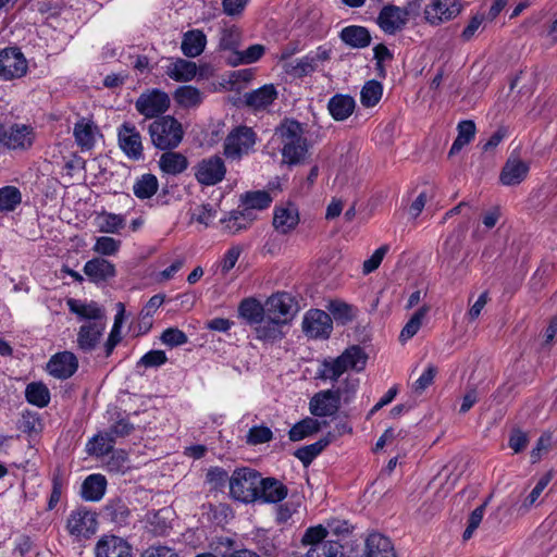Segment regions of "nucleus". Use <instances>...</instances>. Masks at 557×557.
Wrapping results in <instances>:
<instances>
[{
    "mask_svg": "<svg viewBox=\"0 0 557 557\" xmlns=\"http://www.w3.org/2000/svg\"><path fill=\"white\" fill-rule=\"evenodd\" d=\"M258 500L262 503H278L287 496V487L274 478H262L258 484Z\"/></svg>",
    "mask_w": 557,
    "mask_h": 557,
    "instance_id": "bb28decb",
    "label": "nucleus"
},
{
    "mask_svg": "<svg viewBox=\"0 0 557 557\" xmlns=\"http://www.w3.org/2000/svg\"><path fill=\"white\" fill-rule=\"evenodd\" d=\"M332 329V319L325 311L312 309L305 314L302 330L309 337L327 338Z\"/></svg>",
    "mask_w": 557,
    "mask_h": 557,
    "instance_id": "4468645a",
    "label": "nucleus"
},
{
    "mask_svg": "<svg viewBox=\"0 0 557 557\" xmlns=\"http://www.w3.org/2000/svg\"><path fill=\"white\" fill-rule=\"evenodd\" d=\"M84 273L95 283H101L116 275L115 265L107 259L94 258L84 265Z\"/></svg>",
    "mask_w": 557,
    "mask_h": 557,
    "instance_id": "a878e982",
    "label": "nucleus"
},
{
    "mask_svg": "<svg viewBox=\"0 0 557 557\" xmlns=\"http://www.w3.org/2000/svg\"><path fill=\"white\" fill-rule=\"evenodd\" d=\"M339 407L341 401L334 389L321 391L314 394L309 403L310 412L315 417L334 416Z\"/></svg>",
    "mask_w": 557,
    "mask_h": 557,
    "instance_id": "6ab92c4d",
    "label": "nucleus"
},
{
    "mask_svg": "<svg viewBox=\"0 0 557 557\" xmlns=\"http://www.w3.org/2000/svg\"><path fill=\"white\" fill-rule=\"evenodd\" d=\"M383 86L377 81H369L364 84L360 92L361 104L366 108L374 107L382 98Z\"/></svg>",
    "mask_w": 557,
    "mask_h": 557,
    "instance_id": "de8ad7c7",
    "label": "nucleus"
},
{
    "mask_svg": "<svg viewBox=\"0 0 557 557\" xmlns=\"http://www.w3.org/2000/svg\"><path fill=\"white\" fill-rule=\"evenodd\" d=\"M458 135L454 140L449 156L457 154L466 145H468L475 135V124L471 120L461 121L458 126Z\"/></svg>",
    "mask_w": 557,
    "mask_h": 557,
    "instance_id": "79ce46f5",
    "label": "nucleus"
},
{
    "mask_svg": "<svg viewBox=\"0 0 557 557\" xmlns=\"http://www.w3.org/2000/svg\"><path fill=\"white\" fill-rule=\"evenodd\" d=\"M197 64L193 61L175 58L170 59L164 67L165 74L175 82H190L197 75Z\"/></svg>",
    "mask_w": 557,
    "mask_h": 557,
    "instance_id": "393cba45",
    "label": "nucleus"
},
{
    "mask_svg": "<svg viewBox=\"0 0 557 557\" xmlns=\"http://www.w3.org/2000/svg\"><path fill=\"white\" fill-rule=\"evenodd\" d=\"M242 208L255 212V210H264L271 202L272 197L265 190L247 191L240 196Z\"/></svg>",
    "mask_w": 557,
    "mask_h": 557,
    "instance_id": "4c0bfd02",
    "label": "nucleus"
},
{
    "mask_svg": "<svg viewBox=\"0 0 557 557\" xmlns=\"http://www.w3.org/2000/svg\"><path fill=\"white\" fill-rule=\"evenodd\" d=\"M368 355L358 345L346 348L336 358L324 359L319 368L318 374L321 380L336 382L342 374L352 370L361 372L367 364Z\"/></svg>",
    "mask_w": 557,
    "mask_h": 557,
    "instance_id": "f257e3e1",
    "label": "nucleus"
},
{
    "mask_svg": "<svg viewBox=\"0 0 557 557\" xmlns=\"http://www.w3.org/2000/svg\"><path fill=\"white\" fill-rule=\"evenodd\" d=\"M339 38L347 46L355 49H362L371 44L370 32L366 27L358 25L344 27L339 34Z\"/></svg>",
    "mask_w": 557,
    "mask_h": 557,
    "instance_id": "7c9ffc66",
    "label": "nucleus"
},
{
    "mask_svg": "<svg viewBox=\"0 0 557 557\" xmlns=\"http://www.w3.org/2000/svg\"><path fill=\"white\" fill-rule=\"evenodd\" d=\"M326 536H327V529L324 525L319 524L315 527L308 528L302 536L301 542H302V544L311 545V547H312L318 544H323L325 542L324 539Z\"/></svg>",
    "mask_w": 557,
    "mask_h": 557,
    "instance_id": "052dcab7",
    "label": "nucleus"
},
{
    "mask_svg": "<svg viewBox=\"0 0 557 557\" xmlns=\"http://www.w3.org/2000/svg\"><path fill=\"white\" fill-rule=\"evenodd\" d=\"M257 219L255 212L244 210L240 206L228 212L226 216L220 220L222 230L230 234L236 235L243 231L248 230L252 222Z\"/></svg>",
    "mask_w": 557,
    "mask_h": 557,
    "instance_id": "412c9836",
    "label": "nucleus"
},
{
    "mask_svg": "<svg viewBox=\"0 0 557 557\" xmlns=\"http://www.w3.org/2000/svg\"><path fill=\"white\" fill-rule=\"evenodd\" d=\"M553 479V471H547L544 473L537 481L534 488L530 492V494L524 498L521 509L524 511L530 510L531 507L537 504L539 498L541 497L544 490L547 487L549 482Z\"/></svg>",
    "mask_w": 557,
    "mask_h": 557,
    "instance_id": "864d4df0",
    "label": "nucleus"
},
{
    "mask_svg": "<svg viewBox=\"0 0 557 557\" xmlns=\"http://www.w3.org/2000/svg\"><path fill=\"white\" fill-rule=\"evenodd\" d=\"M239 315L245 319L249 324L255 325L261 321L262 317L267 314L265 305L262 306L253 298L244 299L238 307Z\"/></svg>",
    "mask_w": 557,
    "mask_h": 557,
    "instance_id": "ea45409f",
    "label": "nucleus"
},
{
    "mask_svg": "<svg viewBox=\"0 0 557 557\" xmlns=\"http://www.w3.org/2000/svg\"><path fill=\"white\" fill-rule=\"evenodd\" d=\"M78 369L77 357L71 351H62L53 355L47 363V371L50 375L66 380Z\"/></svg>",
    "mask_w": 557,
    "mask_h": 557,
    "instance_id": "f3484780",
    "label": "nucleus"
},
{
    "mask_svg": "<svg viewBox=\"0 0 557 557\" xmlns=\"http://www.w3.org/2000/svg\"><path fill=\"white\" fill-rule=\"evenodd\" d=\"M366 557H396L391 540L383 534L372 533L366 540Z\"/></svg>",
    "mask_w": 557,
    "mask_h": 557,
    "instance_id": "c85d7f7f",
    "label": "nucleus"
},
{
    "mask_svg": "<svg viewBox=\"0 0 557 557\" xmlns=\"http://www.w3.org/2000/svg\"><path fill=\"white\" fill-rule=\"evenodd\" d=\"M22 202V194L15 186L0 188V212H11Z\"/></svg>",
    "mask_w": 557,
    "mask_h": 557,
    "instance_id": "8fccbe9b",
    "label": "nucleus"
},
{
    "mask_svg": "<svg viewBox=\"0 0 557 557\" xmlns=\"http://www.w3.org/2000/svg\"><path fill=\"white\" fill-rule=\"evenodd\" d=\"M36 139V132L29 124L14 123L5 127L3 148L9 150H28Z\"/></svg>",
    "mask_w": 557,
    "mask_h": 557,
    "instance_id": "ddd939ff",
    "label": "nucleus"
},
{
    "mask_svg": "<svg viewBox=\"0 0 557 557\" xmlns=\"http://www.w3.org/2000/svg\"><path fill=\"white\" fill-rule=\"evenodd\" d=\"M28 62L20 48L0 50V77L5 81L21 78L27 73Z\"/></svg>",
    "mask_w": 557,
    "mask_h": 557,
    "instance_id": "423d86ee",
    "label": "nucleus"
},
{
    "mask_svg": "<svg viewBox=\"0 0 557 557\" xmlns=\"http://www.w3.org/2000/svg\"><path fill=\"white\" fill-rule=\"evenodd\" d=\"M429 311L430 307L424 305L413 313L400 332V342H407L419 332Z\"/></svg>",
    "mask_w": 557,
    "mask_h": 557,
    "instance_id": "c03bdc74",
    "label": "nucleus"
},
{
    "mask_svg": "<svg viewBox=\"0 0 557 557\" xmlns=\"http://www.w3.org/2000/svg\"><path fill=\"white\" fill-rule=\"evenodd\" d=\"M174 100L184 109L197 108L203 101V94L195 86L184 85L175 90Z\"/></svg>",
    "mask_w": 557,
    "mask_h": 557,
    "instance_id": "c9c22d12",
    "label": "nucleus"
},
{
    "mask_svg": "<svg viewBox=\"0 0 557 557\" xmlns=\"http://www.w3.org/2000/svg\"><path fill=\"white\" fill-rule=\"evenodd\" d=\"M95 555L96 557H131V547L119 536L104 535L97 542Z\"/></svg>",
    "mask_w": 557,
    "mask_h": 557,
    "instance_id": "5701e85b",
    "label": "nucleus"
},
{
    "mask_svg": "<svg viewBox=\"0 0 557 557\" xmlns=\"http://www.w3.org/2000/svg\"><path fill=\"white\" fill-rule=\"evenodd\" d=\"M166 361L168 358L163 350H150L139 359L137 367L157 368L161 367Z\"/></svg>",
    "mask_w": 557,
    "mask_h": 557,
    "instance_id": "e2e57ef3",
    "label": "nucleus"
},
{
    "mask_svg": "<svg viewBox=\"0 0 557 557\" xmlns=\"http://www.w3.org/2000/svg\"><path fill=\"white\" fill-rule=\"evenodd\" d=\"M97 131L98 128L91 120L79 119L73 128V136L77 146L82 150H90L95 146Z\"/></svg>",
    "mask_w": 557,
    "mask_h": 557,
    "instance_id": "cd10ccee",
    "label": "nucleus"
},
{
    "mask_svg": "<svg viewBox=\"0 0 557 557\" xmlns=\"http://www.w3.org/2000/svg\"><path fill=\"white\" fill-rule=\"evenodd\" d=\"M298 310L299 307L295 297L286 292L275 293L265 301L267 314L277 318L285 324L296 315Z\"/></svg>",
    "mask_w": 557,
    "mask_h": 557,
    "instance_id": "9d476101",
    "label": "nucleus"
},
{
    "mask_svg": "<svg viewBox=\"0 0 557 557\" xmlns=\"http://www.w3.org/2000/svg\"><path fill=\"white\" fill-rule=\"evenodd\" d=\"M107 322H84L77 332L76 344L79 350L90 352L99 345Z\"/></svg>",
    "mask_w": 557,
    "mask_h": 557,
    "instance_id": "a211bd4d",
    "label": "nucleus"
},
{
    "mask_svg": "<svg viewBox=\"0 0 557 557\" xmlns=\"http://www.w3.org/2000/svg\"><path fill=\"white\" fill-rule=\"evenodd\" d=\"M306 557H345L344 547L338 541L329 540L310 547Z\"/></svg>",
    "mask_w": 557,
    "mask_h": 557,
    "instance_id": "a18cd8bd",
    "label": "nucleus"
},
{
    "mask_svg": "<svg viewBox=\"0 0 557 557\" xmlns=\"http://www.w3.org/2000/svg\"><path fill=\"white\" fill-rule=\"evenodd\" d=\"M437 374V368L429 364L420 377L413 383L412 388L417 394H422L434 381Z\"/></svg>",
    "mask_w": 557,
    "mask_h": 557,
    "instance_id": "338daca9",
    "label": "nucleus"
},
{
    "mask_svg": "<svg viewBox=\"0 0 557 557\" xmlns=\"http://www.w3.org/2000/svg\"><path fill=\"white\" fill-rule=\"evenodd\" d=\"M66 529L73 536L89 537L97 530L96 515L85 508L76 509L70 513Z\"/></svg>",
    "mask_w": 557,
    "mask_h": 557,
    "instance_id": "2eb2a0df",
    "label": "nucleus"
},
{
    "mask_svg": "<svg viewBox=\"0 0 557 557\" xmlns=\"http://www.w3.org/2000/svg\"><path fill=\"white\" fill-rule=\"evenodd\" d=\"M409 9L387 4L380 11L376 22L380 28L388 35L401 30L409 21Z\"/></svg>",
    "mask_w": 557,
    "mask_h": 557,
    "instance_id": "f8f14e48",
    "label": "nucleus"
},
{
    "mask_svg": "<svg viewBox=\"0 0 557 557\" xmlns=\"http://www.w3.org/2000/svg\"><path fill=\"white\" fill-rule=\"evenodd\" d=\"M460 13V7L454 0H435L424 9L425 20L432 25L447 22Z\"/></svg>",
    "mask_w": 557,
    "mask_h": 557,
    "instance_id": "aec40b11",
    "label": "nucleus"
},
{
    "mask_svg": "<svg viewBox=\"0 0 557 557\" xmlns=\"http://www.w3.org/2000/svg\"><path fill=\"white\" fill-rule=\"evenodd\" d=\"M170 107V97L160 89L143 92L135 102L136 110L147 119L163 114Z\"/></svg>",
    "mask_w": 557,
    "mask_h": 557,
    "instance_id": "6e6552de",
    "label": "nucleus"
},
{
    "mask_svg": "<svg viewBox=\"0 0 557 557\" xmlns=\"http://www.w3.org/2000/svg\"><path fill=\"white\" fill-rule=\"evenodd\" d=\"M121 247V242L109 236H101L96 239L94 251L102 256H114Z\"/></svg>",
    "mask_w": 557,
    "mask_h": 557,
    "instance_id": "13d9d810",
    "label": "nucleus"
},
{
    "mask_svg": "<svg viewBox=\"0 0 557 557\" xmlns=\"http://www.w3.org/2000/svg\"><path fill=\"white\" fill-rule=\"evenodd\" d=\"M257 141L256 132L246 125L234 127L225 137L223 153L227 159L240 160L253 151Z\"/></svg>",
    "mask_w": 557,
    "mask_h": 557,
    "instance_id": "39448f33",
    "label": "nucleus"
},
{
    "mask_svg": "<svg viewBox=\"0 0 557 557\" xmlns=\"http://www.w3.org/2000/svg\"><path fill=\"white\" fill-rule=\"evenodd\" d=\"M530 166L519 158H509L499 175L500 183L505 186H515L523 182Z\"/></svg>",
    "mask_w": 557,
    "mask_h": 557,
    "instance_id": "b1692460",
    "label": "nucleus"
},
{
    "mask_svg": "<svg viewBox=\"0 0 557 557\" xmlns=\"http://www.w3.org/2000/svg\"><path fill=\"white\" fill-rule=\"evenodd\" d=\"M148 133L152 145L160 150L176 148L184 137L181 122L171 115H164L151 122Z\"/></svg>",
    "mask_w": 557,
    "mask_h": 557,
    "instance_id": "f03ea898",
    "label": "nucleus"
},
{
    "mask_svg": "<svg viewBox=\"0 0 557 557\" xmlns=\"http://www.w3.org/2000/svg\"><path fill=\"white\" fill-rule=\"evenodd\" d=\"M115 444V440L109 434V431L96 434L86 444V451L96 457L108 455L112 451Z\"/></svg>",
    "mask_w": 557,
    "mask_h": 557,
    "instance_id": "58836bf2",
    "label": "nucleus"
},
{
    "mask_svg": "<svg viewBox=\"0 0 557 557\" xmlns=\"http://www.w3.org/2000/svg\"><path fill=\"white\" fill-rule=\"evenodd\" d=\"M333 437L327 434L325 437L318 442L300 447L295 451V457L298 458L305 467H308L313 459L321 454V451L332 442Z\"/></svg>",
    "mask_w": 557,
    "mask_h": 557,
    "instance_id": "a19ab883",
    "label": "nucleus"
},
{
    "mask_svg": "<svg viewBox=\"0 0 557 557\" xmlns=\"http://www.w3.org/2000/svg\"><path fill=\"white\" fill-rule=\"evenodd\" d=\"M330 59V50L319 47L302 58L285 64V72L295 77H304L313 73L318 66Z\"/></svg>",
    "mask_w": 557,
    "mask_h": 557,
    "instance_id": "1a4fd4ad",
    "label": "nucleus"
},
{
    "mask_svg": "<svg viewBox=\"0 0 557 557\" xmlns=\"http://www.w3.org/2000/svg\"><path fill=\"white\" fill-rule=\"evenodd\" d=\"M134 430V425L125 417H120L108 429L109 434L116 441L128 436Z\"/></svg>",
    "mask_w": 557,
    "mask_h": 557,
    "instance_id": "774afa93",
    "label": "nucleus"
},
{
    "mask_svg": "<svg viewBox=\"0 0 557 557\" xmlns=\"http://www.w3.org/2000/svg\"><path fill=\"white\" fill-rule=\"evenodd\" d=\"M117 140L121 150L132 160H140L144 157L141 135L136 126L124 122L117 128Z\"/></svg>",
    "mask_w": 557,
    "mask_h": 557,
    "instance_id": "9b49d317",
    "label": "nucleus"
},
{
    "mask_svg": "<svg viewBox=\"0 0 557 557\" xmlns=\"http://www.w3.org/2000/svg\"><path fill=\"white\" fill-rule=\"evenodd\" d=\"M466 231L467 227L465 225H460L446 238L443 251L447 258L451 260L457 258L461 249Z\"/></svg>",
    "mask_w": 557,
    "mask_h": 557,
    "instance_id": "3c124183",
    "label": "nucleus"
},
{
    "mask_svg": "<svg viewBox=\"0 0 557 557\" xmlns=\"http://www.w3.org/2000/svg\"><path fill=\"white\" fill-rule=\"evenodd\" d=\"M158 178L153 174L141 175L134 184V195L139 199L151 198L158 190Z\"/></svg>",
    "mask_w": 557,
    "mask_h": 557,
    "instance_id": "49530a36",
    "label": "nucleus"
},
{
    "mask_svg": "<svg viewBox=\"0 0 557 557\" xmlns=\"http://www.w3.org/2000/svg\"><path fill=\"white\" fill-rule=\"evenodd\" d=\"M98 220V227L101 233L115 234L125 226V218L121 214L102 212L99 214Z\"/></svg>",
    "mask_w": 557,
    "mask_h": 557,
    "instance_id": "603ef678",
    "label": "nucleus"
},
{
    "mask_svg": "<svg viewBox=\"0 0 557 557\" xmlns=\"http://www.w3.org/2000/svg\"><path fill=\"white\" fill-rule=\"evenodd\" d=\"M277 92L273 85H264L256 90L244 95L245 104L256 111L265 109L275 99Z\"/></svg>",
    "mask_w": 557,
    "mask_h": 557,
    "instance_id": "c756f323",
    "label": "nucleus"
},
{
    "mask_svg": "<svg viewBox=\"0 0 557 557\" xmlns=\"http://www.w3.org/2000/svg\"><path fill=\"white\" fill-rule=\"evenodd\" d=\"M197 182L205 186H213L222 182L226 174L224 160L219 156H210L199 161L195 168Z\"/></svg>",
    "mask_w": 557,
    "mask_h": 557,
    "instance_id": "0eeeda50",
    "label": "nucleus"
},
{
    "mask_svg": "<svg viewBox=\"0 0 557 557\" xmlns=\"http://www.w3.org/2000/svg\"><path fill=\"white\" fill-rule=\"evenodd\" d=\"M69 310L85 322H107L106 311L96 301H82L74 298L66 300Z\"/></svg>",
    "mask_w": 557,
    "mask_h": 557,
    "instance_id": "4be33fe9",
    "label": "nucleus"
},
{
    "mask_svg": "<svg viewBox=\"0 0 557 557\" xmlns=\"http://www.w3.org/2000/svg\"><path fill=\"white\" fill-rule=\"evenodd\" d=\"M216 215V211L210 205L196 207L191 212V221L208 226Z\"/></svg>",
    "mask_w": 557,
    "mask_h": 557,
    "instance_id": "0e129e2a",
    "label": "nucleus"
},
{
    "mask_svg": "<svg viewBox=\"0 0 557 557\" xmlns=\"http://www.w3.org/2000/svg\"><path fill=\"white\" fill-rule=\"evenodd\" d=\"M320 429L321 423L318 420L307 417L292 426L288 436L292 442H298L317 433Z\"/></svg>",
    "mask_w": 557,
    "mask_h": 557,
    "instance_id": "37998d69",
    "label": "nucleus"
},
{
    "mask_svg": "<svg viewBox=\"0 0 557 557\" xmlns=\"http://www.w3.org/2000/svg\"><path fill=\"white\" fill-rule=\"evenodd\" d=\"M106 512L116 523L125 522L129 515L127 507L120 499L109 503L106 507Z\"/></svg>",
    "mask_w": 557,
    "mask_h": 557,
    "instance_id": "680f3d73",
    "label": "nucleus"
},
{
    "mask_svg": "<svg viewBox=\"0 0 557 557\" xmlns=\"http://www.w3.org/2000/svg\"><path fill=\"white\" fill-rule=\"evenodd\" d=\"M242 34L240 30L235 27H226L222 30L220 37V48L223 50H230L235 53L240 44Z\"/></svg>",
    "mask_w": 557,
    "mask_h": 557,
    "instance_id": "4d7b16f0",
    "label": "nucleus"
},
{
    "mask_svg": "<svg viewBox=\"0 0 557 557\" xmlns=\"http://www.w3.org/2000/svg\"><path fill=\"white\" fill-rule=\"evenodd\" d=\"M25 396L29 404L40 408L47 406L50 401V392L48 387L42 383L28 384L26 387Z\"/></svg>",
    "mask_w": 557,
    "mask_h": 557,
    "instance_id": "09e8293b",
    "label": "nucleus"
},
{
    "mask_svg": "<svg viewBox=\"0 0 557 557\" xmlns=\"http://www.w3.org/2000/svg\"><path fill=\"white\" fill-rule=\"evenodd\" d=\"M359 383V379L351 375H347L341 381L337 388L334 389L336 395H338V400L345 404L350 403L358 391Z\"/></svg>",
    "mask_w": 557,
    "mask_h": 557,
    "instance_id": "5fc2aeb1",
    "label": "nucleus"
},
{
    "mask_svg": "<svg viewBox=\"0 0 557 557\" xmlns=\"http://www.w3.org/2000/svg\"><path fill=\"white\" fill-rule=\"evenodd\" d=\"M285 323L277 318L264 314L261 321L255 324L257 338L262 341H275L281 338V325Z\"/></svg>",
    "mask_w": 557,
    "mask_h": 557,
    "instance_id": "f704fd0d",
    "label": "nucleus"
},
{
    "mask_svg": "<svg viewBox=\"0 0 557 557\" xmlns=\"http://www.w3.org/2000/svg\"><path fill=\"white\" fill-rule=\"evenodd\" d=\"M161 341L170 347H176L186 344L188 342V337L183 331L170 327L162 333Z\"/></svg>",
    "mask_w": 557,
    "mask_h": 557,
    "instance_id": "69168bd1",
    "label": "nucleus"
},
{
    "mask_svg": "<svg viewBox=\"0 0 557 557\" xmlns=\"http://www.w3.org/2000/svg\"><path fill=\"white\" fill-rule=\"evenodd\" d=\"M264 47L260 44L252 45L243 51H235V59L231 60L232 65L250 64L257 62L264 54Z\"/></svg>",
    "mask_w": 557,
    "mask_h": 557,
    "instance_id": "6e6d98bb",
    "label": "nucleus"
},
{
    "mask_svg": "<svg viewBox=\"0 0 557 557\" xmlns=\"http://www.w3.org/2000/svg\"><path fill=\"white\" fill-rule=\"evenodd\" d=\"M261 483V474L251 468H237L230 478V494L242 503L258 500V484Z\"/></svg>",
    "mask_w": 557,
    "mask_h": 557,
    "instance_id": "7ed1b4c3",
    "label": "nucleus"
},
{
    "mask_svg": "<svg viewBox=\"0 0 557 557\" xmlns=\"http://www.w3.org/2000/svg\"><path fill=\"white\" fill-rule=\"evenodd\" d=\"M299 210L293 202L276 206L273 213V227L280 234L293 232L299 224Z\"/></svg>",
    "mask_w": 557,
    "mask_h": 557,
    "instance_id": "dca6fc26",
    "label": "nucleus"
},
{
    "mask_svg": "<svg viewBox=\"0 0 557 557\" xmlns=\"http://www.w3.org/2000/svg\"><path fill=\"white\" fill-rule=\"evenodd\" d=\"M355 106L356 102L352 97L337 94L329 100L327 109L334 120L345 121L352 114Z\"/></svg>",
    "mask_w": 557,
    "mask_h": 557,
    "instance_id": "473e14b6",
    "label": "nucleus"
},
{
    "mask_svg": "<svg viewBox=\"0 0 557 557\" xmlns=\"http://www.w3.org/2000/svg\"><path fill=\"white\" fill-rule=\"evenodd\" d=\"M107 488V480L102 474H90L82 484V497L88 502L100 500Z\"/></svg>",
    "mask_w": 557,
    "mask_h": 557,
    "instance_id": "72a5a7b5",
    "label": "nucleus"
},
{
    "mask_svg": "<svg viewBox=\"0 0 557 557\" xmlns=\"http://www.w3.org/2000/svg\"><path fill=\"white\" fill-rule=\"evenodd\" d=\"M246 437L249 445H259L270 442L273 437V433L268 426L255 425L250 428Z\"/></svg>",
    "mask_w": 557,
    "mask_h": 557,
    "instance_id": "bf43d9fd",
    "label": "nucleus"
},
{
    "mask_svg": "<svg viewBox=\"0 0 557 557\" xmlns=\"http://www.w3.org/2000/svg\"><path fill=\"white\" fill-rule=\"evenodd\" d=\"M207 45V37L200 29L188 30L184 34L181 44L182 52L187 58L200 55Z\"/></svg>",
    "mask_w": 557,
    "mask_h": 557,
    "instance_id": "2f4dec72",
    "label": "nucleus"
},
{
    "mask_svg": "<svg viewBox=\"0 0 557 557\" xmlns=\"http://www.w3.org/2000/svg\"><path fill=\"white\" fill-rule=\"evenodd\" d=\"M160 169L170 175H177L188 166L187 158L180 152L166 151L159 159Z\"/></svg>",
    "mask_w": 557,
    "mask_h": 557,
    "instance_id": "e433bc0d",
    "label": "nucleus"
},
{
    "mask_svg": "<svg viewBox=\"0 0 557 557\" xmlns=\"http://www.w3.org/2000/svg\"><path fill=\"white\" fill-rule=\"evenodd\" d=\"M302 134L301 124L296 121H287L280 128L282 154L290 164L298 163L307 152V143Z\"/></svg>",
    "mask_w": 557,
    "mask_h": 557,
    "instance_id": "20e7f679",
    "label": "nucleus"
}]
</instances>
